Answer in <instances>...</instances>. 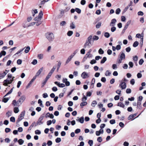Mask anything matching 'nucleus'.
<instances>
[{
  "mask_svg": "<svg viewBox=\"0 0 146 146\" xmlns=\"http://www.w3.org/2000/svg\"><path fill=\"white\" fill-rule=\"evenodd\" d=\"M7 76V78L3 82V85L5 86H7L8 84H11L15 78V77L13 76L10 74H8Z\"/></svg>",
  "mask_w": 146,
  "mask_h": 146,
  "instance_id": "obj_1",
  "label": "nucleus"
},
{
  "mask_svg": "<svg viewBox=\"0 0 146 146\" xmlns=\"http://www.w3.org/2000/svg\"><path fill=\"white\" fill-rule=\"evenodd\" d=\"M45 36L49 41H52L54 38V34L51 33H47L45 34Z\"/></svg>",
  "mask_w": 146,
  "mask_h": 146,
  "instance_id": "obj_2",
  "label": "nucleus"
},
{
  "mask_svg": "<svg viewBox=\"0 0 146 146\" xmlns=\"http://www.w3.org/2000/svg\"><path fill=\"white\" fill-rule=\"evenodd\" d=\"M25 111H24L21 112V114L19 115V118L17 121V123H19L21 120L24 118V117L25 115Z\"/></svg>",
  "mask_w": 146,
  "mask_h": 146,
  "instance_id": "obj_3",
  "label": "nucleus"
},
{
  "mask_svg": "<svg viewBox=\"0 0 146 146\" xmlns=\"http://www.w3.org/2000/svg\"><path fill=\"white\" fill-rule=\"evenodd\" d=\"M39 75V74H36L35 75L33 78L31 80V81L29 82L28 85L26 86V88L27 89L28 88H29L31 86L32 83L36 79V77Z\"/></svg>",
  "mask_w": 146,
  "mask_h": 146,
  "instance_id": "obj_4",
  "label": "nucleus"
},
{
  "mask_svg": "<svg viewBox=\"0 0 146 146\" xmlns=\"http://www.w3.org/2000/svg\"><path fill=\"white\" fill-rule=\"evenodd\" d=\"M26 98L25 96H22L17 101V104H21L23 102L25 101Z\"/></svg>",
  "mask_w": 146,
  "mask_h": 146,
  "instance_id": "obj_5",
  "label": "nucleus"
},
{
  "mask_svg": "<svg viewBox=\"0 0 146 146\" xmlns=\"http://www.w3.org/2000/svg\"><path fill=\"white\" fill-rule=\"evenodd\" d=\"M44 117V116H43L41 115L40 117L36 122V126L37 125H41L43 123V122L42 121V120L43 119Z\"/></svg>",
  "mask_w": 146,
  "mask_h": 146,
  "instance_id": "obj_6",
  "label": "nucleus"
},
{
  "mask_svg": "<svg viewBox=\"0 0 146 146\" xmlns=\"http://www.w3.org/2000/svg\"><path fill=\"white\" fill-rule=\"evenodd\" d=\"M122 90L125 89L126 87V84L124 82H122L119 85Z\"/></svg>",
  "mask_w": 146,
  "mask_h": 146,
  "instance_id": "obj_7",
  "label": "nucleus"
},
{
  "mask_svg": "<svg viewBox=\"0 0 146 146\" xmlns=\"http://www.w3.org/2000/svg\"><path fill=\"white\" fill-rule=\"evenodd\" d=\"M70 9V8L68 7L66 8V9L64 10L62 9L60 10V13L62 15V16L63 15L65 12H66Z\"/></svg>",
  "mask_w": 146,
  "mask_h": 146,
  "instance_id": "obj_8",
  "label": "nucleus"
},
{
  "mask_svg": "<svg viewBox=\"0 0 146 146\" xmlns=\"http://www.w3.org/2000/svg\"><path fill=\"white\" fill-rule=\"evenodd\" d=\"M116 21V20L115 19H112L111 22L110 23V26H114Z\"/></svg>",
  "mask_w": 146,
  "mask_h": 146,
  "instance_id": "obj_9",
  "label": "nucleus"
},
{
  "mask_svg": "<svg viewBox=\"0 0 146 146\" xmlns=\"http://www.w3.org/2000/svg\"><path fill=\"white\" fill-rule=\"evenodd\" d=\"M90 44L91 45H92V44L91 42V41H89L88 40H86L85 43L84 47V48H86L87 46H89V44Z\"/></svg>",
  "mask_w": 146,
  "mask_h": 146,
  "instance_id": "obj_10",
  "label": "nucleus"
},
{
  "mask_svg": "<svg viewBox=\"0 0 146 146\" xmlns=\"http://www.w3.org/2000/svg\"><path fill=\"white\" fill-rule=\"evenodd\" d=\"M45 117L46 118L49 117L51 119H53L54 117V116L52 114H50L48 112L46 114Z\"/></svg>",
  "mask_w": 146,
  "mask_h": 146,
  "instance_id": "obj_11",
  "label": "nucleus"
},
{
  "mask_svg": "<svg viewBox=\"0 0 146 146\" xmlns=\"http://www.w3.org/2000/svg\"><path fill=\"white\" fill-rule=\"evenodd\" d=\"M76 120L77 121H78L79 122L81 123H84V117L83 116L81 117L79 119H76Z\"/></svg>",
  "mask_w": 146,
  "mask_h": 146,
  "instance_id": "obj_12",
  "label": "nucleus"
},
{
  "mask_svg": "<svg viewBox=\"0 0 146 146\" xmlns=\"http://www.w3.org/2000/svg\"><path fill=\"white\" fill-rule=\"evenodd\" d=\"M89 76V74H82L81 77L84 79L88 78Z\"/></svg>",
  "mask_w": 146,
  "mask_h": 146,
  "instance_id": "obj_13",
  "label": "nucleus"
},
{
  "mask_svg": "<svg viewBox=\"0 0 146 146\" xmlns=\"http://www.w3.org/2000/svg\"><path fill=\"white\" fill-rule=\"evenodd\" d=\"M136 114L135 113L131 115H129L128 117V120H130L132 119L136 115Z\"/></svg>",
  "mask_w": 146,
  "mask_h": 146,
  "instance_id": "obj_14",
  "label": "nucleus"
},
{
  "mask_svg": "<svg viewBox=\"0 0 146 146\" xmlns=\"http://www.w3.org/2000/svg\"><path fill=\"white\" fill-rule=\"evenodd\" d=\"M141 101H137V108L139 109H141Z\"/></svg>",
  "mask_w": 146,
  "mask_h": 146,
  "instance_id": "obj_15",
  "label": "nucleus"
},
{
  "mask_svg": "<svg viewBox=\"0 0 146 146\" xmlns=\"http://www.w3.org/2000/svg\"><path fill=\"white\" fill-rule=\"evenodd\" d=\"M120 58L121 59H124L125 58V55L123 52H121L120 53Z\"/></svg>",
  "mask_w": 146,
  "mask_h": 146,
  "instance_id": "obj_16",
  "label": "nucleus"
},
{
  "mask_svg": "<svg viewBox=\"0 0 146 146\" xmlns=\"http://www.w3.org/2000/svg\"><path fill=\"white\" fill-rule=\"evenodd\" d=\"M117 106L121 107L124 108L125 107L124 104L121 102H119L118 103Z\"/></svg>",
  "mask_w": 146,
  "mask_h": 146,
  "instance_id": "obj_17",
  "label": "nucleus"
},
{
  "mask_svg": "<svg viewBox=\"0 0 146 146\" xmlns=\"http://www.w3.org/2000/svg\"><path fill=\"white\" fill-rule=\"evenodd\" d=\"M27 22L26 21H25L22 24V26L24 28H25L27 27V25L28 24H27Z\"/></svg>",
  "mask_w": 146,
  "mask_h": 146,
  "instance_id": "obj_18",
  "label": "nucleus"
},
{
  "mask_svg": "<svg viewBox=\"0 0 146 146\" xmlns=\"http://www.w3.org/2000/svg\"><path fill=\"white\" fill-rule=\"evenodd\" d=\"M106 57H104L100 62L101 64L104 63L106 62Z\"/></svg>",
  "mask_w": 146,
  "mask_h": 146,
  "instance_id": "obj_19",
  "label": "nucleus"
},
{
  "mask_svg": "<svg viewBox=\"0 0 146 146\" xmlns=\"http://www.w3.org/2000/svg\"><path fill=\"white\" fill-rule=\"evenodd\" d=\"M87 104V103L86 102L83 101L80 104V105L81 107H83V106H86Z\"/></svg>",
  "mask_w": 146,
  "mask_h": 146,
  "instance_id": "obj_20",
  "label": "nucleus"
},
{
  "mask_svg": "<svg viewBox=\"0 0 146 146\" xmlns=\"http://www.w3.org/2000/svg\"><path fill=\"white\" fill-rule=\"evenodd\" d=\"M70 28L72 29H74L75 28V26L73 22H72L70 24Z\"/></svg>",
  "mask_w": 146,
  "mask_h": 146,
  "instance_id": "obj_21",
  "label": "nucleus"
},
{
  "mask_svg": "<svg viewBox=\"0 0 146 146\" xmlns=\"http://www.w3.org/2000/svg\"><path fill=\"white\" fill-rule=\"evenodd\" d=\"M18 142L20 145H22L24 142V141L22 139H20L18 141Z\"/></svg>",
  "mask_w": 146,
  "mask_h": 146,
  "instance_id": "obj_22",
  "label": "nucleus"
},
{
  "mask_svg": "<svg viewBox=\"0 0 146 146\" xmlns=\"http://www.w3.org/2000/svg\"><path fill=\"white\" fill-rule=\"evenodd\" d=\"M138 44L139 42L138 41H136L135 42L133 43V46L134 47H136L138 46Z\"/></svg>",
  "mask_w": 146,
  "mask_h": 146,
  "instance_id": "obj_23",
  "label": "nucleus"
},
{
  "mask_svg": "<svg viewBox=\"0 0 146 146\" xmlns=\"http://www.w3.org/2000/svg\"><path fill=\"white\" fill-rule=\"evenodd\" d=\"M30 48L29 46H27L25 50V52L26 53H28L30 50Z\"/></svg>",
  "mask_w": 146,
  "mask_h": 146,
  "instance_id": "obj_24",
  "label": "nucleus"
},
{
  "mask_svg": "<svg viewBox=\"0 0 146 146\" xmlns=\"http://www.w3.org/2000/svg\"><path fill=\"white\" fill-rule=\"evenodd\" d=\"M57 66H54L53 68L52 69L51 71H50L49 73H53L54 72V70L56 69V68Z\"/></svg>",
  "mask_w": 146,
  "mask_h": 146,
  "instance_id": "obj_25",
  "label": "nucleus"
},
{
  "mask_svg": "<svg viewBox=\"0 0 146 146\" xmlns=\"http://www.w3.org/2000/svg\"><path fill=\"white\" fill-rule=\"evenodd\" d=\"M97 104V102L96 101L94 100L92 102L91 105L93 107H95Z\"/></svg>",
  "mask_w": 146,
  "mask_h": 146,
  "instance_id": "obj_26",
  "label": "nucleus"
},
{
  "mask_svg": "<svg viewBox=\"0 0 146 146\" xmlns=\"http://www.w3.org/2000/svg\"><path fill=\"white\" fill-rule=\"evenodd\" d=\"M14 112L15 113H17L19 111V110L18 108L15 107L14 110Z\"/></svg>",
  "mask_w": 146,
  "mask_h": 146,
  "instance_id": "obj_27",
  "label": "nucleus"
},
{
  "mask_svg": "<svg viewBox=\"0 0 146 146\" xmlns=\"http://www.w3.org/2000/svg\"><path fill=\"white\" fill-rule=\"evenodd\" d=\"M75 11L77 12L78 14H80L81 12V10L78 8H76L75 9Z\"/></svg>",
  "mask_w": 146,
  "mask_h": 146,
  "instance_id": "obj_28",
  "label": "nucleus"
},
{
  "mask_svg": "<svg viewBox=\"0 0 146 146\" xmlns=\"http://www.w3.org/2000/svg\"><path fill=\"white\" fill-rule=\"evenodd\" d=\"M83 97L82 98V101L85 102L87 99V98L84 95V94H83Z\"/></svg>",
  "mask_w": 146,
  "mask_h": 146,
  "instance_id": "obj_29",
  "label": "nucleus"
},
{
  "mask_svg": "<svg viewBox=\"0 0 146 146\" xmlns=\"http://www.w3.org/2000/svg\"><path fill=\"white\" fill-rule=\"evenodd\" d=\"M66 24V22L65 21H63L60 22V26H63Z\"/></svg>",
  "mask_w": 146,
  "mask_h": 146,
  "instance_id": "obj_30",
  "label": "nucleus"
},
{
  "mask_svg": "<svg viewBox=\"0 0 146 146\" xmlns=\"http://www.w3.org/2000/svg\"><path fill=\"white\" fill-rule=\"evenodd\" d=\"M36 23V22H33L31 23H30L28 24V25H27V27H29L31 26H33L34 25H35Z\"/></svg>",
  "mask_w": 146,
  "mask_h": 146,
  "instance_id": "obj_31",
  "label": "nucleus"
},
{
  "mask_svg": "<svg viewBox=\"0 0 146 146\" xmlns=\"http://www.w3.org/2000/svg\"><path fill=\"white\" fill-rule=\"evenodd\" d=\"M41 19L38 16L35 18L34 20L35 21H39L41 20Z\"/></svg>",
  "mask_w": 146,
  "mask_h": 146,
  "instance_id": "obj_32",
  "label": "nucleus"
},
{
  "mask_svg": "<svg viewBox=\"0 0 146 146\" xmlns=\"http://www.w3.org/2000/svg\"><path fill=\"white\" fill-rule=\"evenodd\" d=\"M101 24L102 23L101 22H99L98 24H97L96 25V27L98 29L101 26Z\"/></svg>",
  "mask_w": 146,
  "mask_h": 146,
  "instance_id": "obj_33",
  "label": "nucleus"
},
{
  "mask_svg": "<svg viewBox=\"0 0 146 146\" xmlns=\"http://www.w3.org/2000/svg\"><path fill=\"white\" fill-rule=\"evenodd\" d=\"M72 58L70 56H69L68 57V58L67 59V60L66 61V64H67V63H68L70 61H71Z\"/></svg>",
  "mask_w": 146,
  "mask_h": 146,
  "instance_id": "obj_34",
  "label": "nucleus"
},
{
  "mask_svg": "<svg viewBox=\"0 0 146 146\" xmlns=\"http://www.w3.org/2000/svg\"><path fill=\"white\" fill-rule=\"evenodd\" d=\"M73 33V31H69L67 33V35L68 36H70L72 35Z\"/></svg>",
  "mask_w": 146,
  "mask_h": 146,
  "instance_id": "obj_35",
  "label": "nucleus"
},
{
  "mask_svg": "<svg viewBox=\"0 0 146 146\" xmlns=\"http://www.w3.org/2000/svg\"><path fill=\"white\" fill-rule=\"evenodd\" d=\"M104 35L106 37L108 38L110 37V34L108 32H106L104 34Z\"/></svg>",
  "mask_w": 146,
  "mask_h": 146,
  "instance_id": "obj_36",
  "label": "nucleus"
},
{
  "mask_svg": "<svg viewBox=\"0 0 146 146\" xmlns=\"http://www.w3.org/2000/svg\"><path fill=\"white\" fill-rule=\"evenodd\" d=\"M120 11V9L119 8H118L115 11V13L116 14L118 15L119 14Z\"/></svg>",
  "mask_w": 146,
  "mask_h": 146,
  "instance_id": "obj_37",
  "label": "nucleus"
},
{
  "mask_svg": "<svg viewBox=\"0 0 146 146\" xmlns=\"http://www.w3.org/2000/svg\"><path fill=\"white\" fill-rule=\"evenodd\" d=\"M42 101H41V100L40 99H39L38 101V103L39 104H40V106L42 107H43V106L42 105Z\"/></svg>",
  "mask_w": 146,
  "mask_h": 146,
  "instance_id": "obj_38",
  "label": "nucleus"
},
{
  "mask_svg": "<svg viewBox=\"0 0 146 146\" xmlns=\"http://www.w3.org/2000/svg\"><path fill=\"white\" fill-rule=\"evenodd\" d=\"M43 15L42 12V11H41L39 13L38 16L41 19L43 16Z\"/></svg>",
  "mask_w": 146,
  "mask_h": 146,
  "instance_id": "obj_39",
  "label": "nucleus"
},
{
  "mask_svg": "<svg viewBox=\"0 0 146 146\" xmlns=\"http://www.w3.org/2000/svg\"><path fill=\"white\" fill-rule=\"evenodd\" d=\"M129 68H131L133 67V63L131 62H129Z\"/></svg>",
  "mask_w": 146,
  "mask_h": 146,
  "instance_id": "obj_40",
  "label": "nucleus"
},
{
  "mask_svg": "<svg viewBox=\"0 0 146 146\" xmlns=\"http://www.w3.org/2000/svg\"><path fill=\"white\" fill-rule=\"evenodd\" d=\"M61 139L60 138L58 137L55 140L56 142L57 143H59L61 141Z\"/></svg>",
  "mask_w": 146,
  "mask_h": 146,
  "instance_id": "obj_41",
  "label": "nucleus"
},
{
  "mask_svg": "<svg viewBox=\"0 0 146 146\" xmlns=\"http://www.w3.org/2000/svg\"><path fill=\"white\" fill-rule=\"evenodd\" d=\"M99 39V37L97 36H94L93 37V39L94 40H97Z\"/></svg>",
  "mask_w": 146,
  "mask_h": 146,
  "instance_id": "obj_42",
  "label": "nucleus"
},
{
  "mask_svg": "<svg viewBox=\"0 0 146 146\" xmlns=\"http://www.w3.org/2000/svg\"><path fill=\"white\" fill-rule=\"evenodd\" d=\"M61 64V62L60 61H59L58 62V64H57V70H58L59 69V68L60 65Z\"/></svg>",
  "mask_w": 146,
  "mask_h": 146,
  "instance_id": "obj_43",
  "label": "nucleus"
},
{
  "mask_svg": "<svg viewBox=\"0 0 146 146\" xmlns=\"http://www.w3.org/2000/svg\"><path fill=\"white\" fill-rule=\"evenodd\" d=\"M133 59L135 62H136L138 60V57L137 56H133Z\"/></svg>",
  "mask_w": 146,
  "mask_h": 146,
  "instance_id": "obj_44",
  "label": "nucleus"
},
{
  "mask_svg": "<svg viewBox=\"0 0 146 146\" xmlns=\"http://www.w3.org/2000/svg\"><path fill=\"white\" fill-rule=\"evenodd\" d=\"M98 52L100 54H103L104 53V51L102 48H100L98 50Z\"/></svg>",
  "mask_w": 146,
  "mask_h": 146,
  "instance_id": "obj_45",
  "label": "nucleus"
},
{
  "mask_svg": "<svg viewBox=\"0 0 146 146\" xmlns=\"http://www.w3.org/2000/svg\"><path fill=\"white\" fill-rule=\"evenodd\" d=\"M112 27H111V31L112 32H114L116 30V28L114 26H112Z\"/></svg>",
  "mask_w": 146,
  "mask_h": 146,
  "instance_id": "obj_46",
  "label": "nucleus"
},
{
  "mask_svg": "<svg viewBox=\"0 0 146 146\" xmlns=\"http://www.w3.org/2000/svg\"><path fill=\"white\" fill-rule=\"evenodd\" d=\"M6 74H0V79L3 78L6 75Z\"/></svg>",
  "mask_w": 146,
  "mask_h": 146,
  "instance_id": "obj_47",
  "label": "nucleus"
},
{
  "mask_svg": "<svg viewBox=\"0 0 146 146\" xmlns=\"http://www.w3.org/2000/svg\"><path fill=\"white\" fill-rule=\"evenodd\" d=\"M9 98H4L3 100V101L5 103L7 102L9 100Z\"/></svg>",
  "mask_w": 146,
  "mask_h": 146,
  "instance_id": "obj_48",
  "label": "nucleus"
},
{
  "mask_svg": "<svg viewBox=\"0 0 146 146\" xmlns=\"http://www.w3.org/2000/svg\"><path fill=\"white\" fill-rule=\"evenodd\" d=\"M88 143L90 146H92L93 144V141L92 140H89L88 141Z\"/></svg>",
  "mask_w": 146,
  "mask_h": 146,
  "instance_id": "obj_49",
  "label": "nucleus"
},
{
  "mask_svg": "<svg viewBox=\"0 0 146 146\" xmlns=\"http://www.w3.org/2000/svg\"><path fill=\"white\" fill-rule=\"evenodd\" d=\"M37 61L36 60V59H34L33 62H31V64H32L33 65H35L37 63Z\"/></svg>",
  "mask_w": 146,
  "mask_h": 146,
  "instance_id": "obj_50",
  "label": "nucleus"
},
{
  "mask_svg": "<svg viewBox=\"0 0 146 146\" xmlns=\"http://www.w3.org/2000/svg\"><path fill=\"white\" fill-rule=\"evenodd\" d=\"M10 120L11 121L14 122L15 121V119L14 117H11L10 118Z\"/></svg>",
  "mask_w": 146,
  "mask_h": 146,
  "instance_id": "obj_51",
  "label": "nucleus"
},
{
  "mask_svg": "<svg viewBox=\"0 0 146 146\" xmlns=\"http://www.w3.org/2000/svg\"><path fill=\"white\" fill-rule=\"evenodd\" d=\"M51 75V74H49L46 77L45 80L47 81L48 80V79L50 77Z\"/></svg>",
  "mask_w": 146,
  "mask_h": 146,
  "instance_id": "obj_52",
  "label": "nucleus"
},
{
  "mask_svg": "<svg viewBox=\"0 0 146 146\" xmlns=\"http://www.w3.org/2000/svg\"><path fill=\"white\" fill-rule=\"evenodd\" d=\"M13 88H12L4 96V97L8 95L11 94L13 91Z\"/></svg>",
  "mask_w": 146,
  "mask_h": 146,
  "instance_id": "obj_53",
  "label": "nucleus"
},
{
  "mask_svg": "<svg viewBox=\"0 0 146 146\" xmlns=\"http://www.w3.org/2000/svg\"><path fill=\"white\" fill-rule=\"evenodd\" d=\"M22 60L21 59H19L17 61V63L18 65H20L21 64Z\"/></svg>",
  "mask_w": 146,
  "mask_h": 146,
  "instance_id": "obj_54",
  "label": "nucleus"
},
{
  "mask_svg": "<svg viewBox=\"0 0 146 146\" xmlns=\"http://www.w3.org/2000/svg\"><path fill=\"white\" fill-rule=\"evenodd\" d=\"M49 0H43L41 1L40 5H43L44 4L45 2H47Z\"/></svg>",
  "mask_w": 146,
  "mask_h": 146,
  "instance_id": "obj_55",
  "label": "nucleus"
},
{
  "mask_svg": "<svg viewBox=\"0 0 146 146\" xmlns=\"http://www.w3.org/2000/svg\"><path fill=\"white\" fill-rule=\"evenodd\" d=\"M49 0H43L41 1L40 5H43L44 4L45 2H47Z\"/></svg>",
  "mask_w": 146,
  "mask_h": 146,
  "instance_id": "obj_56",
  "label": "nucleus"
},
{
  "mask_svg": "<svg viewBox=\"0 0 146 146\" xmlns=\"http://www.w3.org/2000/svg\"><path fill=\"white\" fill-rule=\"evenodd\" d=\"M144 62V60L143 59H141L139 61V64L140 65L142 64Z\"/></svg>",
  "mask_w": 146,
  "mask_h": 146,
  "instance_id": "obj_57",
  "label": "nucleus"
},
{
  "mask_svg": "<svg viewBox=\"0 0 146 146\" xmlns=\"http://www.w3.org/2000/svg\"><path fill=\"white\" fill-rule=\"evenodd\" d=\"M35 134L38 135H40L41 133L40 131L39 130H36L35 131Z\"/></svg>",
  "mask_w": 146,
  "mask_h": 146,
  "instance_id": "obj_58",
  "label": "nucleus"
},
{
  "mask_svg": "<svg viewBox=\"0 0 146 146\" xmlns=\"http://www.w3.org/2000/svg\"><path fill=\"white\" fill-rule=\"evenodd\" d=\"M110 123L111 124H113L115 123V121L114 119H112L110 121Z\"/></svg>",
  "mask_w": 146,
  "mask_h": 146,
  "instance_id": "obj_59",
  "label": "nucleus"
},
{
  "mask_svg": "<svg viewBox=\"0 0 146 146\" xmlns=\"http://www.w3.org/2000/svg\"><path fill=\"white\" fill-rule=\"evenodd\" d=\"M81 130L80 129H76L75 131V132L77 134L80 132Z\"/></svg>",
  "mask_w": 146,
  "mask_h": 146,
  "instance_id": "obj_60",
  "label": "nucleus"
},
{
  "mask_svg": "<svg viewBox=\"0 0 146 146\" xmlns=\"http://www.w3.org/2000/svg\"><path fill=\"white\" fill-rule=\"evenodd\" d=\"M96 60L94 59H93L91 60V61L90 62V63L92 64H94L96 63Z\"/></svg>",
  "mask_w": 146,
  "mask_h": 146,
  "instance_id": "obj_61",
  "label": "nucleus"
},
{
  "mask_svg": "<svg viewBox=\"0 0 146 146\" xmlns=\"http://www.w3.org/2000/svg\"><path fill=\"white\" fill-rule=\"evenodd\" d=\"M11 129L9 128H6L5 129V131L6 133H8L10 131Z\"/></svg>",
  "mask_w": 146,
  "mask_h": 146,
  "instance_id": "obj_62",
  "label": "nucleus"
},
{
  "mask_svg": "<svg viewBox=\"0 0 146 146\" xmlns=\"http://www.w3.org/2000/svg\"><path fill=\"white\" fill-rule=\"evenodd\" d=\"M137 14L138 15L143 16V15L144 13L143 12L140 11L138 12Z\"/></svg>",
  "mask_w": 146,
  "mask_h": 146,
  "instance_id": "obj_63",
  "label": "nucleus"
},
{
  "mask_svg": "<svg viewBox=\"0 0 146 146\" xmlns=\"http://www.w3.org/2000/svg\"><path fill=\"white\" fill-rule=\"evenodd\" d=\"M86 1L85 0H82L80 2L81 4L82 5H84L86 3Z\"/></svg>",
  "mask_w": 146,
  "mask_h": 146,
  "instance_id": "obj_64",
  "label": "nucleus"
}]
</instances>
